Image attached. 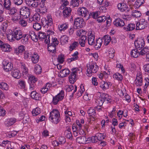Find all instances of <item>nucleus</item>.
<instances>
[{
    "label": "nucleus",
    "instance_id": "nucleus-8",
    "mask_svg": "<svg viewBox=\"0 0 149 149\" xmlns=\"http://www.w3.org/2000/svg\"><path fill=\"white\" fill-rule=\"evenodd\" d=\"M0 48L3 51L5 52H9L12 50V48L9 45L8 43H4L1 40H0Z\"/></svg>",
    "mask_w": 149,
    "mask_h": 149
},
{
    "label": "nucleus",
    "instance_id": "nucleus-17",
    "mask_svg": "<svg viewBox=\"0 0 149 149\" xmlns=\"http://www.w3.org/2000/svg\"><path fill=\"white\" fill-rule=\"evenodd\" d=\"M11 74L14 78L17 79H19L21 76V74L19 73V71L16 69L12 70Z\"/></svg>",
    "mask_w": 149,
    "mask_h": 149
},
{
    "label": "nucleus",
    "instance_id": "nucleus-28",
    "mask_svg": "<svg viewBox=\"0 0 149 149\" xmlns=\"http://www.w3.org/2000/svg\"><path fill=\"white\" fill-rule=\"evenodd\" d=\"M70 72V71L68 69H65L61 71V75L63 77H65L68 75Z\"/></svg>",
    "mask_w": 149,
    "mask_h": 149
},
{
    "label": "nucleus",
    "instance_id": "nucleus-22",
    "mask_svg": "<svg viewBox=\"0 0 149 149\" xmlns=\"http://www.w3.org/2000/svg\"><path fill=\"white\" fill-rule=\"evenodd\" d=\"M131 55L132 57L136 58L140 55L139 51L137 49H133L131 52Z\"/></svg>",
    "mask_w": 149,
    "mask_h": 149
},
{
    "label": "nucleus",
    "instance_id": "nucleus-18",
    "mask_svg": "<svg viewBox=\"0 0 149 149\" xmlns=\"http://www.w3.org/2000/svg\"><path fill=\"white\" fill-rule=\"evenodd\" d=\"M71 11L70 8L69 7H65L63 11V14L64 17H67L69 16Z\"/></svg>",
    "mask_w": 149,
    "mask_h": 149
},
{
    "label": "nucleus",
    "instance_id": "nucleus-6",
    "mask_svg": "<svg viewBox=\"0 0 149 149\" xmlns=\"http://www.w3.org/2000/svg\"><path fill=\"white\" fill-rule=\"evenodd\" d=\"M88 74L96 73L98 70V66L96 64H88L87 65Z\"/></svg>",
    "mask_w": 149,
    "mask_h": 149
},
{
    "label": "nucleus",
    "instance_id": "nucleus-20",
    "mask_svg": "<svg viewBox=\"0 0 149 149\" xmlns=\"http://www.w3.org/2000/svg\"><path fill=\"white\" fill-rule=\"evenodd\" d=\"M87 36L85 35L82 36L79 39V43L81 46H84L86 42V41Z\"/></svg>",
    "mask_w": 149,
    "mask_h": 149
},
{
    "label": "nucleus",
    "instance_id": "nucleus-31",
    "mask_svg": "<svg viewBox=\"0 0 149 149\" xmlns=\"http://www.w3.org/2000/svg\"><path fill=\"white\" fill-rule=\"evenodd\" d=\"M31 57L32 61L34 63H36L38 62L39 57L37 54H34Z\"/></svg>",
    "mask_w": 149,
    "mask_h": 149
},
{
    "label": "nucleus",
    "instance_id": "nucleus-36",
    "mask_svg": "<svg viewBox=\"0 0 149 149\" xmlns=\"http://www.w3.org/2000/svg\"><path fill=\"white\" fill-rule=\"evenodd\" d=\"M3 5L5 8L7 10L10 9V6L11 5V1L10 0H5Z\"/></svg>",
    "mask_w": 149,
    "mask_h": 149
},
{
    "label": "nucleus",
    "instance_id": "nucleus-48",
    "mask_svg": "<svg viewBox=\"0 0 149 149\" xmlns=\"http://www.w3.org/2000/svg\"><path fill=\"white\" fill-rule=\"evenodd\" d=\"M141 15L139 11L136 10H133L132 14V16L136 17H139L141 16Z\"/></svg>",
    "mask_w": 149,
    "mask_h": 149
},
{
    "label": "nucleus",
    "instance_id": "nucleus-21",
    "mask_svg": "<svg viewBox=\"0 0 149 149\" xmlns=\"http://www.w3.org/2000/svg\"><path fill=\"white\" fill-rule=\"evenodd\" d=\"M110 82H105L104 81H101L100 84V87L104 90H105L109 88V86H111Z\"/></svg>",
    "mask_w": 149,
    "mask_h": 149
},
{
    "label": "nucleus",
    "instance_id": "nucleus-40",
    "mask_svg": "<svg viewBox=\"0 0 149 149\" xmlns=\"http://www.w3.org/2000/svg\"><path fill=\"white\" fill-rule=\"evenodd\" d=\"M68 28V25L66 24H63L58 25V28L60 31H64Z\"/></svg>",
    "mask_w": 149,
    "mask_h": 149
},
{
    "label": "nucleus",
    "instance_id": "nucleus-53",
    "mask_svg": "<svg viewBox=\"0 0 149 149\" xmlns=\"http://www.w3.org/2000/svg\"><path fill=\"white\" fill-rule=\"evenodd\" d=\"M38 37L39 39L42 40L45 38L46 35L44 32H40L39 33V34L38 35Z\"/></svg>",
    "mask_w": 149,
    "mask_h": 149
},
{
    "label": "nucleus",
    "instance_id": "nucleus-25",
    "mask_svg": "<svg viewBox=\"0 0 149 149\" xmlns=\"http://www.w3.org/2000/svg\"><path fill=\"white\" fill-rule=\"evenodd\" d=\"M86 138L84 136L78 137L76 139V141L78 143L81 144L86 143Z\"/></svg>",
    "mask_w": 149,
    "mask_h": 149
},
{
    "label": "nucleus",
    "instance_id": "nucleus-63",
    "mask_svg": "<svg viewBox=\"0 0 149 149\" xmlns=\"http://www.w3.org/2000/svg\"><path fill=\"white\" fill-rule=\"evenodd\" d=\"M99 13L98 12H93L91 13V15L90 14L89 15L91 16H92V17L94 19H96L97 18L99 15Z\"/></svg>",
    "mask_w": 149,
    "mask_h": 149
},
{
    "label": "nucleus",
    "instance_id": "nucleus-54",
    "mask_svg": "<svg viewBox=\"0 0 149 149\" xmlns=\"http://www.w3.org/2000/svg\"><path fill=\"white\" fill-rule=\"evenodd\" d=\"M11 31V33H10V34L7 35V37L8 40L11 42L15 40V39L13 38V34H12L13 31Z\"/></svg>",
    "mask_w": 149,
    "mask_h": 149
},
{
    "label": "nucleus",
    "instance_id": "nucleus-34",
    "mask_svg": "<svg viewBox=\"0 0 149 149\" xmlns=\"http://www.w3.org/2000/svg\"><path fill=\"white\" fill-rule=\"evenodd\" d=\"M22 15L20 13V14L19 13H15L14 15L13 20V21L15 22L19 20H20L21 19V16Z\"/></svg>",
    "mask_w": 149,
    "mask_h": 149
},
{
    "label": "nucleus",
    "instance_id": "nucleus-23",
    "mask_svg": "<svg viewBox=\"0 0 149 149\" xmlns=\"http://www.w3.org/2000/svg\"><path fill=\"white\" fill-rule=\"evenodd\" d=\"M15 121L16 120L15 118H8L5 121V123L7 126H10L13 125L15 122Z\"/></svg>",
    "mask_w": 149,
    "mask_h": 149
},
{
    "label": "nucleus",
    "instance_id": "nucleus-37",
    "mask_svg": "<svg viewBox=\"0 0 149 149\" xmlns=\"http://www.w3.org/2000/svg\"><path fill=\"white\" fill-rule=\"evenodd\" d=\"M95 102L96 105L101 106L104 102V100L102 98L99 97L96 100Z\"/></svg>",
    "mask_w": 149,
    "mask_h": 149
},
{
    "label": "nucleus",
    "instance_id": "nucleus-33",
    "mask_svg": "<svg viewBox=\"0 0 149 149\" xmlns=\"http://www.w3.org/2000/svg\"><path fill=\"white\" fill-rule=\"evenodd\" d=\"M77 75L76 74H71L69 76L70 82L71 83L73 84L77 80Z\"/></svg>",
    "mask_w": 149,
    "mask_h": 149
},
{
    "label": "nucleus",
    "instance_id": "nucleus-1",
    "mask_svg": "<svg viewBox=\"0 0 149 149\" xmlns=\"http://www.w3.org/2000/svg\"><path fill=\"white\" fill-rule=\"evenodd\" d=\"M13 38L17 40H21L23 44H26L28 40V36L26 34H23L21 30L16 28L12 31Z\"/></svg>",
    "mask_w": 149,
    "mask_h": 149
},
{
    "label": "nucleus",
    "instance_id": "nucleus-5",
    "mask_svg": "<svg viewBox=\"0 0 149 149\" xmlns=\"http://www.w3.org/2000/svg\"><path fill=\"white\" fill-rule=\"evenodd\" d=\"M64 96V91L62 90L57 95L53 97L52 102L55 105L57 104L58 101L62 100Z\"/></svg>",
    "mask_w": 149,
    "mask_h": 149
},
{
    "label": "nucleus",
    "instance_id": "nucleus-11",
    "mask_svg": "<svg viewBox=\"0 0 149 149\" xmlns=\"http://www.w3.org/2000/svg\"><path fill=\"white\" fill-rule=\"evenodd\" d=\"M134 45L136 49H138L140 50L143 48L145 45V42L142 39L136 40L134 42Z\"/></svg>",
    "mask_w": 149,
    "mask_h": 149
},
{
    "label": "nucleus",
    "instance_id": "nucleus-61",
    "mask_svg": "<svg viewBox=\"0 0 149 149\" xmlns=\"http://www.w3.org/2000/svg\"><path fill=\"white\" fill-rule=\"evenodd\" d=\"M71 70L72 72L71 74H76L77 75L79 69L77 68H74L71 69Z\"/></svg>",
    "mask_w": 149,
    "mask_h": 149
},
{
    "label": "nucleus",
    "instance_id": "nucleus-27",
    "mask_svg": "<svg viewBox=\"0 0 149 149\" xmlns=\"http://www.w3.org/2000/svg\"><path fill=\"white\" fill-rule=\"evenodd\" d=\"M29 36L31 39L34 41L37 42L38 40V36L36 35L35 33L33 31H30L29 33Z\"/></svg>",
    "mask_w": 149,
    "mask_h": 149
},
{
    "label": "nucleus",
    "instance_id": "nucleus-39",
    "mask_svg": "<svg viewBox=\"0 0 149 149\" xmlns=\"http://www.w3.org/2000/svg\"><path fill=\"white\" fill-rule=\"evenodd\" d=\"M42 68L40 65H36L35 67V72L37 74H39L41 72Z\"/></svg>",
    "mask_w": 149,
    "mask_h": 149
},
{
    "label": "nucleus",
    "instance_id": "nucleus-45",
    "mask_svg": "<svg viewBox=\"0 0 149 149\" xmlns=\"http://www.w3.org/2000/svg\"><path fill=\"white\" fill-rule=\"evenodd\" d=\"M95 137L99 141H102L105 138L104 136L102 134L98 133L95 135Z\"/></svg>",
    "mask_w": 149,
    "mask_h": 149
},
{
    "label": "nucleus",
    "instance_id": "nucleus-62",
    "mask_svg": "<svg viewBox=\"0 0 149 149\" xmlns=\"http://www.w3.org/2000/svg\"><path fill=\"white\" fill-rule=\"evenodd\" d=\"M144 2V0H137L135 2V3L137 6L139 7L142 4H143Z\"/></svg>",
    "mask_w": 149,
    "mask_h": 149
},
{
    "label": "nucleus",
    "instance_id": "nucleus-51",
    "mask_svg": "<svg viewBox=\"0 0 149 149\" xmlns=\"http://www.w3.org/2000/svg\"><path fill=\"white\" fill-rule=\"evenodd\" d=\"M0 88L2 89L7 90L8 89V86L6 83L2 82L0 84Z\"/></svg>",
    "mask_w": 149,
    "mask_h": 149
},
{
    "label": "nucleus",
    "instance_id": "nucleus-58",
    "mask_svg": "<svg viewBox=\"0 0 149 149\" xmlns=\"http://www.w3.org/2000/svg\"><path fill=\"white\" fill-rule=\"evenodd\" d=\"M107 19L106 17L103 16L102 17H99L97 19V21L100 22H104Z\"/></svg>",
    "mask_w": 149,
    "mask_h": 149
},
{
    "label": "nucleus",
    "instance_id": "nucleus-7",
    "mask_svg": "<svg viewBox=\"0 0 149 149\" xmlns=\"http://www.w3.org/2000/svg\"><path fill=\"white\" fill-rule=\"evenodd\" d=\"M20 13L25 18H29L30 14V11L29 9L26 6L22 7L20 9Z\"/></svg>",
    "mask_w": 149,
    "mask_h": 149
},
{
    "label": "nucleus",
    "instance_id": "nucleus-9",
    "mask_svg": "<svg viewBox=\"0 0 149 149\" xmlns=\"http://www.w3.org/2000/svg\"><path fill=\"white\" fill-rule=\"evenodd\" d=\"M147 22L145 19H141L139 22H137L136 24V30H141L144 29L147 26Z\"/></svg>",
    "mask_w": 149,
    "mask_h": 149
},
{
    "label": "nucleus",
    "instance_id": "nucleus-24",
    "mask_svg": "<svg viewBox=\"0 0 149 149\" xmlns=\"http://www.w3.org/2000/svg\"><path fill=\"white\" fill-rule=\"evenodd\" d=\"M2 146H7L6 149H14L11 147V142L8 140L3 141L2 142Z\"/></svg>",
    "mask_w": 149,
    "mask_h": 149
},
{
    "label": "nucleus",
    "instance_id": "nucleus-29",
    "mask_svg": "<svg viewBox=\"0 0 149 149\" xmlns=\"http://www.w3.org/2000/svg\"><path fill=\"white\" fill-rule=\"evenodd\" d=\"M135 84L137 86H140L142 85V79L141 77L137 76L135 80Z\"/></svg>",
    "mask_w": 149,
    "mask_h": 149
},
{
    "label": "nucleus",
    "instance_id": "nucleus-2",
    "mask_svg": "<svg viewBox=\"0 0 149 149\" xmlns=\"http://www.w3.org/2000/svg\"><path fill=\"white\" fill-rule=\"evenodd\" d=\"M49 120L53 123L57 124L61 120L59 111L56 109H53L50 113Z\"/></svg>",
    "mask_w": 149,
    "mask_h": 149
},
{
    "label": "nucleus",
    "instance_id": "nucleus-55",
    "mask_svg": "<svg viewBox=\"0 0 149 149\" xmlns=\"http://www.w3.org/2000/svg\"><path fill=\"white\" fill-rule=\"evenodd\" d=\"M65 135L66 138L69 139H72V135L71 132L65 131Z\"/></svg>",
    "mask_w": 149,
    "mask_h": 149
},
{
    "label": "nucleus",
    "instance_id": "nucleus-42",
    "mask_svg": "<svg viewBox=\"0 0 149 149\" xmlns=\"http://www.w3.org/2000/svg\"><path fill=\"white\" fill-rule=\"evenodd\" d=\"M114 78L120 81H121L123 79V77L122 75L120 74L116 73L113 75Z\"/></svg>",
    "mask_w": 149,
    "mask_h": 149
},
{
    "label": "nucleus",
    "instance_id": "nucleus-57",
    "mask_svg": "<svg viewBox=\"0 0 149 149\" xmlns=\"http://www.w3.org/2000/svg\"><path fill=\"white\" fill-rule=\"evenodd\" d=\"M18 83L20 88H25L26 84L24 81L21 80H19Z\"/></svg>",
    "mask_w": 149,
    "mask_h": 149
},
{
    "label": "nucleus",
    "instance_id": "nucleus-32",
    "mask_svg": "<svg viewBox=\"0 0 149 149\" xmlns=\"http://www.w3.org/2000/svg\"><path fill=\"white\" fill-rule=\"evenodd\" d=\"M103 39L106 45H107L109 44L111 40V37L109 35H105L103 37Z\"/></svg>",
    "mask_w": 149,
    "mask_h": 149
},
{
    "label": "nucleus",
    "instance_id": "nucleus-41",
    "mask_svg": "<svg viewBox=\"0 0 149 149\" xmlns=\"http://www.w3.org/2000/svg\"><path fill=\"white\" fill-rule=\"evenodd\" d=\"M38 80V79L33 75L29 76L28 82H31L33 84H34Z\"/></svg>",
    "mask_w": 149,
    "mask_h": 149
},
{
    "label": "nucleus",
    "instance_id": "nucleus-43",
    "mask_svg": "<svg viewBox=\"0 0 149 149\" xmlns=\"http://www.w3.org/2000/svg\"><path fill=\"white\" fill-rule=\"evenodd\" d=\"M87 113L89 116H95L96 115L95 110L93 108H90L88 109L87 111Z\"/></svg>",
    "mask_w": 149,
    "mask_h": 149
},
{
    "label": "nucleus",
    "instance_id": "nucleus-56",
    "mask_svg": "<svg viewBox=\"0 0 149 149\" xmlns=\"http://www.w3.org/2000/svg\"><path fill=\"white\" fill-rule=\"evenodd\" d=\"M71 4L73 6H78L79 5V1L78 0H72Z\"/></svg>",
    "mask_w": 149,
    "mask_h": 149
},
{
    "label": "nucleus",
    "instance_id": "nucleus-4",
    "mask_svg": "<svg viewBox=\"0 0 149 149\" xmlns=\"http://www.w3.org/2000/svg\"><path fill=\"white\" fill-rule=\"evenodd\" d=\"M78 14L79 15L84 17L86 20L90 18V15H88V12L87 9L84 7L79 8L77 10Z\"/></svg>",
    "mask_w": 149,
    "mask_h": 149
},
{
    "label": "nucleus",
    "instance_id": "nucleus-52",
    "mask_svg": "<svg viewBox=\"0 0 149 149\" xmlns=\"http://www.w3.org/2000/svg\"><path fill=\"white\" fill-rule=\"evenodd\" d=\"M33 26V28L36 30H39L41 28V25L37 22L34 23Z\"/></svg>",
    "mask_w": 149,
    "mask_h": 149
},
{
    "label": "nucleus",
    "instance_id": "nucleus-3",
    "mask_svg": "<svg viewBox=\"0 0 149 149\" xmlns=\"http://www.w3.org/2000/svg\"><path fill=\"white\" fill-rule=\"evenodd\" d=\"M59 42L56 38L52 39V42L48 45L47 47L48 49L50 52L54 53L56 52V46L58 45Z\"/></svg>",
    "mask_w": 149,
    "mask_h": 149
},
{
    "label": "nucleus",
    "instance_id": "nucleus-47",
    "mask_svg": "<svg viewBox=\"0 0 149 149\" xmlns=\"http://www.w3.org/2000/svg\"><path fill=\"white\" fill-rule=\"evenodd\" d=\"M24 50V47L23 45H21L17 49L15 50L17 54L22 53Z\"/></svg>",
    "mask_w": 149,
    "mask_h": 149
},
{
    "label": "nucleus",
    "instance_id": "nucleus-44",
    "mask_svg": "<svg viewBox=\"0 0 149 149\" xmlns=\"http://www.w3.org/2000/svg\"><path fill=\"white\" fill-rule=\"evenodd\" d=\"M32 112L33 116H35L40 114L41 113V111L39 108H36L33 110Z\"/></svg>",
    "mask_w": 149,
    "mask_h": 149
},
{
    "label": "nucleus",
    "instance_id": "nucleus-12",
    "mask_svg": "<svg viewBox=\"0 0 149 149\" xmlns=\"http://www.w3.org/2000/svg\"><path fill=\"white\" fill-rule=\"evenodd\" d=\"M4 70L6 72L10 71L13 68V65L11 63L3 61L2 63Z\"/></svg>",
    "mask_w": 149,
    "mask_h": 149
},
{
    "label": "nucleus",
    "instance_id": "nucleus-13",
    "mask_svg": "<svg viewBox=\"0 0 149 149\" xmlns=\"http://www.w3.org/2000/svg\"><path fill=\"white\" fill-rule=\"evenodd\" d=\"M26 4L29 6L36 8L38 5V2L36 0H26Z\"/></svg>",
    "mask_w": 149,
    "mask_h": 149
},
{
    "label": "nucleus",
    "instance_id": "nucleus-46",
    "mask_svg": "<svg viewBox=\"0 0 149 149\" xmlns=\"http://www.w3.org/2000/svg\"><path fill=\"white\" fill-rule=\"evenodd\" d=\"M115 51L113 48L109 49V57L110 58H113L114 56Z\"/></svg>",
    "mask_w": 149,
    "mask_h": 149
},
{
    "label": "nucleus",
    "instance_id": "nucleus-26",
    "mask_svg": "<svg viewBox=\"0 0 149 149\" xmlns=\"http://www.w3.org/2000/svg\"><path fill=\"white\" fill-rule=\"evenodd\" d=\"M31 97L32 98L36 100H38L40 98L39 94L36 91H33L31 93Z\"/></svg>",
    "mask_w": 149,
    "mask_h": 149
},
{
    "label": "nucleus",
    "instance_id": "nucleus-19",
    "mask_svg": "<svg viewBox=\"0 0 149 149\" xmlns=\"http://www.w3.org/2000/svg\"><path fill=\"white\" fill-rule=\"evenodd\" d=\"M95 36L91 33L88 36V43L91 45H92L94 44Z\"/></svg>",
    "mask_w": 149,
    "mask_h": 149
},
{
    "label": "nucleus",
    "instance_id": "nucleus-30",
    "mask_svg": "<svg viewBox=\"0 0 149 149\" xmlns=\"http://www.w3.org/2000/svg\"><path fill=\"white\" fill-rule=\"evenodd\" d=\"M135 28V24H134L131 23L129 24L127 27H124V30L127 31H132Z\"/></svg>",
    "mask_w": 149,
    "mask_h": 149
},
{
    "label": "nucleus",
    "instance_id": "nucleus-59",
    "mask_svg": "<svg viewBox=\"0 0 149 149\" xmlns=\"http://www.w3.org/2000/svg\"><path fill=\"white\" fill-rule=\"evenodd\" d=\"M20 24L22 26L25 27L27 24V22L26 21L24 20L23 19H21L19 22Z\"/></svg>",
    "mask_w": 149,
    "mask_h": 149
},
{
    "label": "nucleus",
    "instance_id": "nucleus-38",
    "mask_svg": "<svg viewBox=\"0 0 149 149\" xmlns=\"http://www.w3.org/2000/svg\"><path fill=\"white\" fill-rule=\"evenodd\" d=\"M78 42H74L72 43L69 47V50L70 51H72L78 46Z\"/></svg>",
    "mask_w": 149,
    "mask_h": 149
},
{
    "label": "nucleus",
    "instance_id": "nucleus-50",
    "mask_svg": "<svg viewBox=\"0 0 149 149\" xmlns=\"http://www.w3.org/2000/svg\"><path fill=\"white\" fill-rule=\"evenodd\" d=\"M149 52V49L148 47H146L144 48L141 51L139 52L140 55H144L146 54L148 52Z\"/></svg>",
    "mask_w": 149,
    "mask_h": 149
},
{
    "label": "nucleus",
    "instance_id": "nucleus-10",
    "mask_svg": "<svg viewBox=\"0 0 149 149\" xmlns=\"http://www.w3.org/2000/svg\"><path fill=\"white\" fill-rule=\"evenodd\" d=\"M84 24L83 19L81 18H77L74 20V24L77 28H81L84 26Z\"/></svg>",
    "mask_w": 149,
    "mask_h": 149
},
{
    "label": "nucleus",
    "instance_id": "nucleus-14",
    "mask_svg": "<svg viewBox=\"0 0 149 149\" xmlns=\"http://www.w3.org/2000/svg\"><path fill=\"white\" fill-rule=\"evenodd\" d=\"M114 25L117 27H122L125 25L124 21L120 18L116 19L113 22Z\"/></svg>",
    "mask_w": 149,
    "mask_h": 149
},
{
    "label": "nucleus",
    "instance_id": "nucleus-64",
    "mask_svg": "<svg viewBox=\"0 0 149 149\" xmlns=\"http://www.w3.org/2000/svg\"><path fill=\"white\" fill-rule=\"evenodd\" d=\"M59 141L60 142L61 144L65 143V137L62 136L60 137L59 138Z\"/></svg>",
    "mask_w": 149,
    "mask_h": 149
},
{
    "label": "nucleus",
    "instance_id": "nucleus-49",
    "mask_svg": "<svg viewBox=\"0 0 149 149\" xmlns=\"http://www.w3.org/2000/svg\"><path fill=\"white\" fill-rule=\"evenodd\" d=\"M68 38L66 36H63L60 38V41L61 43H65L68 42Z\"/></svg>",
    "mask_w": 149,
    "mask_h": 149
},
{
    "label": "nucleus",
    "instance_id": "nucleus-35",
    "mask_svg": "<svg viewBox=\"0 0 149 149\" xmlns=\"http://www.w3.org/2000/svg\"><path fill=\"white\" fill-rule=\"evenodd\" d=\"M102 44V40L100 38L96 40V44L94 46L95 48L97 50L100 49Z\"/></svg>",
    "mask_w": 149,
    "mask_h": 149
},
{
    "label": "nucleus",
    "instance_id": "nucleus-16",
    "mask_svg": "<svg viewBox=\"0 0 149 149\" xmlns=\"http://www.w3.org/2000/svg\"><path fill=\"white\" fill-rule=\"evenodd\" d=\"M118 9L122 12L126 10L128 11L130 10L129 8L124 3H119L118 5Z\"/></svg>",
    "mask_w": 149,
    "mask_h": 149
},
{
    "label": "nucleus",
    "instance_id": "nucleus-15",
    "mask_svg": "<svg viewBox=\"0 0 149 149\" xmlns=\"http://www.w3.org/2000/svg\"><path fill=\"white\" fill-rule=\"evenodd\" d=\"M42 23L44 26H50L52 24V21L50 16L47 17V19H45L41 21Z\"/></svg>",
    "mask_w": 149,
    "mask_h": 149
},
{
    "label": "nucleus",
    "instance_id": "nucleus-60",
    "mask_svg": "<svg viewBox=\"0 0 149 149\" xmlns=\"http://www.w3.org/2000/svg\"><path fill=\"white\" fill-rule=\"evenodd\" d=\"M32 56V55L29 53L28 51L25 52L24 53V58L25 59H27L29 57Z\"/></svg>",
    "mask_w": 149,
    "mask_h": 149
}]
</instances>
